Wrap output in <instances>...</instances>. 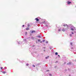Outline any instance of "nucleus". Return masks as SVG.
<instances>
[{
    "label": "nucleus",
    "mask_w": 76,
    "mask_h": 76,
    "mask_svg": "<svg viewBox=\"0 0 76 76\" xmlns=\"http://www.w3.org/2000/svg\"><path fill=\"white\" fill-rule=\"evenodd\" d=\"M69 36H70V37H72V34H70L69 35Z\"/></svg>",
    "instance_id": "obj_16"
},
{
    "label": "nucleus",
    "mask_w": 76,
    "mask_h": 76,
    "mask_svg": "<svg viewBox=\"0 0 76 76\" xmlns=\"http://www.w3.org/2000/svg\"><path fill=\"white\" fill-rule=\"evenodd\" d=\"M72 49H73V48H72Z\"/></svg>",
    "instance_id": "obj_42"
},
{
    "label": "nucleus",
    "mask_w": 76,
    "mask_h": 76,
    "mask_svg": "<svg viewBox=\"0 0 76 76\" xmlns=\"http://www.w3.org/2000/svg\"><path fill=\"white\" fill-rule=\"evenodd\" d=\"M58 57H59V58H60V57L59 55H58Z\"/></svg>",
    "instance_id": "obj_30"
},
{
    "label": "nucleus",
    "mask_w": 76,
    "mask_h": 76,
    "mask_svg": "<svg viewBox=\"0 0 76 76\" xmlns=\"http://www.w3.org/2000/svg\"><path fill=\"white\" fill-rule=\"evenodd\" d=\"M61 31V30H60V29H58V31L59 32L60 31Z\"/></svg>",
    "instance_id": "obj_18"
},
{
    "label": "nucleus",
    "mask_w": 76,
    "mask_h": 76,
    "mask_svg": "<svg viewBox=\"0 0 76 76\" xmlns=\"http://www.w3.org/2000/svg\"><path fill=\"white\" fill-rule=\"evenodd\" d=\"M35 20H36L37 21H39V19H38L37 18H35Z\"/></svg>",
    "instance_id": "obj_8"
},
{
    "label": "nucleus",
    "mask_w": 76,
    "mask_h": 76,
    "mask_svg": "<svg viewBox=\"0 0 76 76\" xmlns=\"http://www.w3.org/2000/svg\"><path fill=\"white\" fill-rule=\"evenodd\" d=\"M71 3H72V2H70L69 1H68L67 2V4H71Z\"/></svg>",
    "instance_id": "obj_7"
},
{
    "label": "nucleus",
    "mask_w": 76,
    "mask_h": 76,
    "mask_svg": "<svg viewBox=\"0 0 76 76\" xmlns=\"http://www.w3.org/2000/svg\"><path fill=\"white\" fill-rule=\"evenodd\" d=\"M33 66L34 67H35V65H33Z\"/></svg>",
    "instance_id": "obj_26"
},
{
    "label": "nucleus",
    "mask_w": 76,
    "mask_h": 76,
    "mask_svg": "<svg viewBox=\"0 0 76 76\" xmlns=\"http://www.w3.org/2000/svg\"><path fill=\"white\" fill-rule=\"evenodd\" d=\"M46 43H47H47H48V41H46Z\"/></svg>",
    "instance_id": "obj_36"
},
{
    "label": "nucleus",
    "mask_w": 76,
    "mask_h": 76,
    "mask_svg": "<svg viewBox=\"0 0 76 76\" xmlns=\"http://www.w3.org/2000/svg\"><path fill=\"white\" fill-rule=\"evenodd\" d=\"M72 24H70L69 25L70 27V26H72V28L71 29V31H74L76 29L75 28V27H73V26H72Z\"/></svg>",
    "instance_id": "obj_2"
},
{
    "label": "nucleus",
    "mask_w": 76,
    "mask_h": 76,
    "mask_svg": "<svg viewBox=\"0 0 76 76\" xmlns=\"http://www.w3.org/2000/svg\"><path fill=\"white\" fill-rule=\"evenodd\" d=\"M67 29H69V28H63L62 29V31H63V32H65L66 31H67Z\"/></svg>",
    "instance_id": "obj_4"
},
{
    "label": "nucleus",
    "mask_w": 76,
    "mask_h": 76,
    "mask_svg": "<svg viewBox=\"0 0 76 76\" xmlns=\"http://www.w3.org/2000/svg\"><path fill=\"white\" fill-rule=\"evenodd\" d=\"M37 37H38V38H41V35H39L37 36Z\"/></svg>",
    "instance_id": "obj_9"
},
{
    "label": "nucleus",
    "mask_w": 76,
    "mask_h": 76,
    "mask_svg": "<svg viewBox=\"0 0 76 76\" xmlns=\"http://www.w3.org/2000/svg\"><path fill=\"white\" fill-rule=\"evenodd\" d=\"M28 65H29V64H26V66H28Z\"/></svg>",
    "instance_id": "obj_22"
},
{
    "label": "nucleus",
    "mask_w": 76,
    "mask_h": 76,
    "mask_svg": "<svg viewBox=\"0 0 76 76\" xmlns=\"http://www.w3.org/2000/svg\"><path fill=\"white\" fill-rule=\"evenodd\" d=\"M28 38H27V39H28Z\"/></svg>",
    "instance_id": "obj_44"
},
{
    "label": "nucleus",
    "mask_w": 76,
    "mask_h": 76,
    "mask_svg": "<svg viewBox=\"0 0 76 76\" xmlns=\"http://www.w3.org/2000/svg\"><path fill=\"white\" fill-rule=\"evenodd\" d=\"M48 57H49V56H47V57H46L45 58L46 59H48Z\"/></svg>",
    "instance_id": "obj_14"
},
{
    "label": "nucleus",
    "mask_w": 76,
    "mask_h": 76,
    "mask_svg": "<svg viewBox=\"0 0 76 76\" xmlns=\"http://www.w3.org/2000/svg\"><path fill=\"white\" fill-rule=\"evenodd\" d=\"M45 40L44 39L43 40V42H45Z\"/></svg>",
    "instance_id": "obj_23"
},
{
    "label": "nucleus",
    "mask_w": 76,
    "mask_h": 76,
    "mask_svg": "<svg viewBox=\"0 0 76 76\" xmlns=\"http://www.w3.org/2000/svg\"><path fill=\"white\" fill-rule=\"evenodd\" d=\"M42 23H43V24H44L45 25V26H46V27H48L49 25L50 24V23H48V22L45 21L42 22Z\"/></svg>",
    "instance_id": "obj_1"
},
{
    "label": "nucleus",
    "mask_w": 76,
    "mask_h": 76,
    "mask_svg": "<svg viewBox=\"0 0 76 76\" xmlns=\"http://www.w3.org/2000/svg\"><path fill=\"white\" fill-rule=\"evenodd\" d=\"M70 44L71 45H72V46L73 45V43H72V42H71Z\"/></svg>",
    "instance_id": "obj_15"
},
{
    "label": "nucleus",
    "mask_w": 76,
    "mask_h": 76,
    "mask_svg": "<svg viewBox=\"0 0 76 76\" xmlns=\"http://www.w3.org/2000/svg\"><path fill=\"white\" fill-rule=\"evenodd\" d=\"M44 51L45 52V50H44Z\"/></svg>",
    "instance_id": "obj_38"
},
{
    "label": "nucleus",
    "mask_w": 76,
    "mask_h": 76,
    "mask_svg": "<svg viewBox=\"0 0 76 76\" xmlns=\"http://www.w3.org/2000/svg\"><path fill=\"white\" fill-rule=\"evenodd\" d=\"M22 26H23V27H24L25 26V25H23Z\"/></svg>",
    "instance_id": "obj_28"
},
{
    "label": "nucleus",
    "mask_w": 76,
    "mask_h": 76,
    "mask_svg": "<svg viewBox=\"0 0 76 76\" xmlns=\"http://www.w3.org/2000/svg\"><path fill=\"white\" fill-rule=\"evenodd\" d=\"M38 41H39H39H41V40L40 39H38Z\"/></svg>",
    "instance_id": "obj_19"
},
{
    "label": "nucleus",
    "mask_w": 76,
    "mask_h": 76,
    "mask_svg": "<svg viewBox=\"0 0 76 76\" xmlns=\"http://www.w3.org/2000/svg\"><path fill=\"white\" fill-rule=\"evenodd\" d=\"M72 64V62H69L67 64L68 65H71Z\"/></svg>",
    "instance_id": "obj_6"
},
{
    "label": "nucleus",
    "mask_w": 76,
    "mask_h": 76,
    "mask_svg": "<svg viewBox=\"0 0 76 76\" xmlns=\"http://www.w3.org/2000/svg\"><path fill=\"white\" fill-rule=\"evenodd\" d=\"M55 67H57V66H55Z\"/></svg>",
    "instance_id": "obj_40"
},
{
    "label": "nucleus",
    "mask_w": 76,
    "mask_h": 76,
    "mask_svg": "<svg viewBox=\"0 0 76 76\" xmlns=\"http://www.w3.org/2000/svg\"><path fill=\"white\" fill-rule=\"evenodd\" d=\"M55 63H58V61H56L55 62Z\"/></svg>",
    "instance_id": "obj_20"
},
{
    "label": "nucleus",
    "mask_w": 76,
    "mask_h": 76,
    "mask_svg": "<svg viewBox=\"0 0 76 76\" xmlns=\"http://www.w3.org/2000/svg\"><path fill=\"white\" fill-rule=\"evenodd\" d=\"M29 28L28 27L26 28V30H29Z\"/></svg>",
    "instance_id": "obj_11"
},
{
    "label": "nucleus",
    "mask_w": 76,
    "mask_h": 76,
    "mask_svg": "<svg viewBox=\"0 0 76 76\" xmlns=\"http://www.w3.org/2000/svg\"><path fill=\"white\" fill-rule=\"evenodd\" d=\"M68 70H70L69 69H68Z\"/></svg>",
    "instance_id": "obj_41"
},
{
    "label": "nucleus",
    "mask_w": 76,
    "mask_h": 76,
    "mask_svg": "<svg viewBox=\"0 0 76 76\" xmlns=\"http://www.w3.org/2000/svg\"><path fill=\"white\" fill-rule=\"evenodd\" d=\"M27 32H26L25 33V35H27Z\"/></svg>",
    "instance_id": "obj_21"
},
{
    "label": "nucleus",
    "mask_w": 76,
    "mask_h": 76,
    "mask_svg": "<svg viewBox=\"0 0 76 76\" xmlns=\"http://www.w3.org/2000/svg\"><path fill=\"white\" fill-rule=\"evenodd\" d=\"M23 41L24 42H27L28 41H27V39H23Z\"/></svg>",
    "instance_id": "obj_5"
},
{
    "label": "nucleus",
    "mask_w": 76,
    "mask_h": 76,
    "mask_svg": "<svg viewBox=\"0 0 76 76\" xmlns=\"http://www.w3.org/2000/svg\"><path fill=\"white\" fill-rule=\"evenodd\" d=\"M23 61H21V63H23Z\"/></svg>",
    "instance_id": "obj_29"
},
{
    "label": "nucleus",
    "mask_w": 76,
    "mask_h": 76,
    "mask_svg": "<svg viewBox=\"0 0 76 76\" xmlns=\"http://www.w3.org/2000/svg\"><path fill=\"white\" fill-rule=\"evenodd\" d=\"M3 69V67H1V69Z\"/></svg>",
    "instance_id": "obj_34"
},
{
    "label": "nucleus",
    "mask_w": 76,
    "mask_h": 76,
    "mask_svg": "<svg viewBox=\"0 0 76 76\" xmlns=\"http://www.w3.org/2000/svg\"><path fill=\"white\" fill-rule=\"evenodd\" d=\"M4 69H7V67H5L4 68Z\"/></svg>",
    "instance_id": "obj_24"
},
{
    "label": "nucleus",
    "mask_w": 76,
    "mask_h": 76,
    "mask_svg": "<svg viewBox=\"0 0 76 76\" xmlns=\"http://www.w3.org/2000/svg\"><path fill=\"white\" fill-rule=\"evenodd\" d=\"M72 34H74V33H73V32H72Z\"/></svg>",
    "instance_id": "obj_35"
},
{
    "label": "nucleus",
    "mask_w": 76,
    "mask_h": 76,
    "mask_svg": "<svg viewBox=\"0 0 76 76\" xmlns=\"http://www.w3.org/2000/svg\"><path fill=\"white\" fill-rule=\"evenodd\" d=\"M49 76H52V74H49Z\"/></svg>",
    "instance_id": "obj_17"
},
{
    "label": "nucleus",
    "mask_w": 76,
    "mask_h": 76,
    "mask_svg": "<svg viewBox=\"0 0 76 76\" xmlns=\"http://www.w3.org/2000/svg\"><path fill=\"white\" fill-rule=\"evenodd\" d=\"M29 26H30L29 25V24H28V27H29Z\"/></svg>",
    "instance_id": "obj_27"
},
{
    "label": "nucleus",
    "mask_w": 76,
    "mask_h": 76,
    "mask_svg": "<svg viewBox=\"0 0 76 76\" xmlns=\"http://www.w3.org/2000/svg\"><path fill=\"white\" fill-rule=\"evenodd\" d=\"M62 26H63L64 27L66 26H67V28H69L68 27H70V24H69V25H67V24H62Z\"/></svg>",
    "instance_id": "obj_3"
},
{
    "label": "nucleus",
    "mask_w": 76,
    "mask_h": 76,
    "mask_svg": "<svg viewBox=\"0 0 76 76\" xmlns=\"http://www.w3.org/2000/svg\"><path fill=\"white\" fill-rule=\"evenodd\" d=\"M66 64V62H65V63H64V64Z\"/></svg>",
    "instance_id": "obj_39"
},
{
    "label": "nucleus",
    "mask_w": 76,
    "mask_h": 76,
    "mask_svg": "<svg viewBox=\"0 0 76 76\" xmlns=\"http://www.w3.org/2000/svg\"><path fill=\"white\" fill-rule=\"evenodd\" d=\"M35 32V31H32V33H34Z\"/></svg>",
    "instance_id": "obj_12"
},
{
    "label": "nucleus",
    "mask_w": 76,
    "mask_h": 76,
    "mask_svg": "<svg viewBox=\"0 0 76 76\" xmlns=\"http://www.w3.org/2000/svg\"><path fill=\"white\" fill-rule=\"evenodd\" d=\"M42 43V41L40 42V43Z\"/></svg>",
    "instance_id": "obj_33"
},
{
    "label": "nucleus",
    "mask_w": 76,
    "mask_h": 76,
    "mask_svg": "<svg viewBox=\"0 0 76 76\" xmlns=\"http://www.w3.org/2000/svg\"><path fill=\"white\" fill-rule=\"evenodd\" d=\"M43 48H44V49H45V47H44Z\"/></svg>",
    "instance_id": "obj_37"
},
{
    "label": "nucleus",
    "mask_w": 76,
    "mask_h": 76,
    "mask_svg": "<svg viewBox=\"0 0 76 76\" xmlns=\"http://www.w3.org/2000/svg\"><path fill=\"white\" fill-rule=\"evenodd\" d=\"M49 70H46V71H47V72H49Z\"/></svg>",
    "instance_id": "obj_31"
},
{
    "label": "nucleus",
    "mask_w": 76,
    "mask_h": 76,
    "mask_svg": "<svg viewBox=\"0 0 76 76\" xmlns=\"http://www.w3.org/2000/svg\"><path fill=\"white\" fill-rule=\"evenodd\" d=\"M18 44H20V43H19V42H18Z\"/></svg>",
    "instance_id": "obj_32"
},
{
    "label": "nucleus",
    "mask_w": 76,
    "mask_h": 76,
    "mask_svg": "<svg viewBox=\"0 0 76 76\" xmlns=\"http://www.w3.org/2000/svg\"><path fill=\"white\" fill-rule=\"evenodd\" d=\"M69 76H70V75H69Z\"/></svg>",
    "instance_id": "obj_43"
},
{
    "label": "nucleus",
    "mask_w": 76,
    "mask_h": 76,
    "mask_svg": "<svg viewBox=\"0 0 76 76\" xmlns=\"http://www.w3.org/2000/svg\"><path fill=\"white\" fill-rule=\"evenodd\" d=\"M2 73H3V74H5V73H6V72L5 71H4L2 72Z\"/></svg>",
    "instance_id": "obj_10"
},
{
    "label": "nucleus",
    "mask_w": 76,
    "mask_h": 76,
    "mask_svg": "<svg viewBox=\"0 0 76 76\" xmlns=\"http://www.w3.org/2000/svg\"><path fill=\"white\" fill-rule=\"evenodd\" d=\"M55 55H58V53L56 52L55 53Z\"/></svg>",
    "instance_id": "obj_13"
},
{
    "label": "nucleus",
    "mask_w": 76,
    "mask_h": 76,
    "mask_svg": "<svg viewBox=\"0 0 76 76\" xmlns=\"http://www.w3.org/2000/svg\"><path fill=\"white\" fill-rule=\"evenodd\" d=\"M39 64H37L36 65H37V66H38V65H39Z\"/></svg>",
    "instance_id": "obj_25"
}]
</instances>
